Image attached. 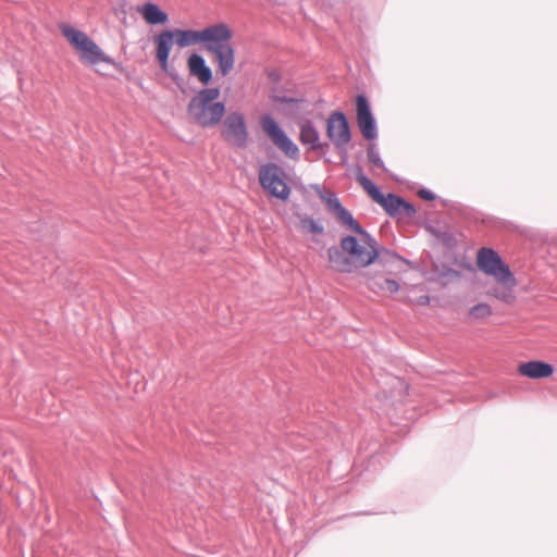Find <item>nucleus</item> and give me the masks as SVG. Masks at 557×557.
I'll use <instances>...</instances> for the list:
<instances>
[{
    "label": "nucleus",
    "instance_id": "obj_36",
    "mask_svg": "<svg viewBox=\"0 0 557 557\" xmlns=\"http://www.w3.org/2000/svg\"><path fill=\"white\" fill-rule=\"evenodd\" d=\"M228 73H230V72H226V71L221 72V74H222L223 76L227 75Z\"/></svg>",
    "mask_w": 557,
    "mask_h": 557
},
{
    "label": "nucleus",
    "instance_id": "obj_14",
    "mask_svg": "<svg viewBox=\"0 0 557 557\" xmlns=\"http://www.w3.org/2000/svg\"><path fill=\"white\" fill-rule=\"evenodd\" d=\"M424 228L438 243H441L446 250L451 251L456 249L457 238L447 225L441 223H426Z\"/></svg>",
    "mask_w": 557,
    "mask_h": 557
},
{
    "label": "nucleus",
    "instance_id": "obj_19",
    "mask_svg": "<svg viewBox=\"0 0 557 557\" xmlns=\"http://www.w3.org/2000/svg\"><path fill=\"white\" fill-rule=\"evenodd\" d=\"M461 272L455 270L454 268L446 264H434L433 270L431 271V275L429 277L430 281L440 283L443 286H446L454 280L459 278Z\"/></svg>",
    "mask_w": 557,
    "mask_h": 557
},
{
    "label": "nucleus",
    "instance_id": "obj_29",
    "mask_svg": "<svg viewBox=\"0 0 557 557\" xmlns=\"http://www.w3.org/2000/svg\"><path fill=\"white\" fill-rule=\"evenodd\" d=\"M417 195L425 200V201H433L437 198V196L431 190V189H428V188H420L418 191H417Z\"/></svg>",
    "mask_w": 557,
    "mask_h": 557
},
{
    "label": "nucleus",
    "instance_id": "obj_8",
    "mask_svg": "<svg viewBox=\"0 0 557 557\" xmlns=\"http://www.w3.org/2000/svg\"><path fill=\"white\" fill-rule=\"evenodd\" d=\"M260 125L264 134L285 157L290 160L299 159L300 150L298 146L271 114L263 115L260 120Z\"/></svg>",
    "mask_w": 557,
    "mask_h": 557
},
{
    "label": "nucleus",
    "instance_id": "obj_26",
    "mask_svg": "<svg viewBox=\"0 0 557 557\" xmlns=\"http://www.w3.org/2000/svg\"><path fill=\"white\" fill-rule=\"evenodd\" d=\"M188 70H210L205 61V58L198 53H193L188 58Z\"/></svg>",
    "mask_w": 557,
    "mask_h": 557
},
{
    "label": "nucleus",
    "instance_id": "obj_24",
    "mask_svg": "<svg viewBox=\"0 0 557 557\" xmlns=\"http://www.w3.org/2000/svg\"><path fill=\"white\" fill-rule=\"evenodd\" d=\"M492 314V308L488 304L480 302L472 306L469 310V317L474 320L487 318Z\"/></svg>",
    "mask_w": 557,
    "mask_h": 557
},
{
    "label": "nucleus",
    "instance_id": "obj_12",
    "mask_svg": "<svg viewBox=\"0 0 557 557\" xmlns=\"http://www.w3.org/2000/svg\"><path fill=\"white\" fill-rule=\"evenodd\" d=\"M156 58L161 70L168 69L170 51L175 44V37L171 29H164L154 37Z\"/></svg>",
    "mask_w": 557,
    "mask_h": 557
},
{
    "label": "nucleus",
    "instance_id": "obj_2",
    "mask_svg": "<svg viewBox=\"0 0 557 557\" xmlns=\"http://www.w3.org/2000/svg\"><path fill=\"white\" fill-rule=\"evenodd\" d=\"M175 37V44L182 48L199 42L205 45L219 70H233L234 49L231 45L232 30L224 23L210 25L201 30L171 29Z\"/></svg>",
    "mask_w": 557,
    "mask_h": 557
},
{
    "label": "nucleus",
    "instance_id": "obj_18",
    "mask_svg": "<svg viewBox=\"0 0 557 557\" xmlns=\"http://www.w3.org/2000/svg\"><path fill=\"white\" fill-rule=\"evenodd\" d=\"M139 13L150 25L165 24L169 21L168 13L162 11L158 4L152 2L145 3L139 9Z\"/></svg>",
    "mask_w": 557,
    "mask_h": 557
},
{
    "label": "nucleus",
    "instance_id": "obj_30",
    "mask_svg": "<svg viewBox=\"0 0 557 557\" xmlns=\"http://www.w3.org/2000/svg\"><path fill=\"white\" fill-rule=\"evenodd\" d=\"M197 76L203 85H208L213 78V72H190Z\"/></svg>",
    "mask_w": 557,
    "mask_h": 557
},
{
    "label": "nucleus",
    "instance_id": "obj_23",
    "mask_svg": "<svg viewBox=\"0 0 557 557\" xmlns=\"http://www.w3.org/2000/svg\"><path fill=\"white\" fill-rule=\"evenodd\" d=\"M403 197L396 195L394 193H388L386 195V200L383 202L382 208L386 212L387 215L392 218H398L400 215V208L403 203Z\"/></svg>",
    "mask_w": 557,
    "mask_h": 557
},
{
    "label": "nucleus",
    "instance_id": "obj_6",
    "mask_svg": "<svg viewBox=\"0 0 557 557\" xmlns=\"http://www.w3.org/2000/svg\"><path fill=\"white\" fill-rule=\"evenodd\" d=\"M259 184L272 197L282 201L289 199L292 189L285 182V170L275 162H267L259 169Z\"/></svg>",
    "mask_w": 557,
    "mask_h": 557
},
{
    "label": "nucleus",
    "instance_id": "obj_16",
    "mask_svg": "<svg viewBox=\"0 0 557 557\" xmlns=\"http://www.w3.org/2000/svg\"><path fill=\"white\" fill-rule=\"evenodd\" d=\"M355 173L357 182L366 190L368 196L382 207L383 202L386 200V195L382 189L364 174L361 165H356Z\"/></svg>",
    "mask_w": 557,
    "mask_h": 557
},
{
    "label": "nucleus",
    "instance_id": "obj_28",
    "mask_svg": "<svg viewBox=\"0 0 557 557\" xmlns=\"http://www.w3.org/2000/svg\"><path fill=\"white\" fill-rule=\"evenodd\" d=\"M401 214H405L407 218H410V219L413 218L417 214L416 207L411 202L403 199V203H401V208H400V215Z\"/></svg>",
    "mask_w": 557,
    "mask_h": 557
},
{
    "label": "nucleus",
    "instance_id": "obj_13",
    "mask_svg": "<svg viewBox=\"0 0 557 557\" xmlns=\"http://www.w3.org/2000/svg\"><path fill=\"white\" fill-rule=\"evenodd\" d=\"M518 372L532 380L546 379L553 375V364L542 360H530L518 366Z\"/></svg>",
    "mask_w": 557,
    "mask_h": 557
},
{
    "label": "nucleus",
    "instance_id": "obj_15",
    "mask_svg": "<svg viewBox=\"0 0 557 557\" xmlns=\"http://www.w3.org/2000/svg\"><path fill=\"white\" fill-rule=\"evenodd\" d=\"M355 173L357 182L366 190L368 196L382 207L383 202L386 200V195L382 189L364 174L361 165H356Z\"/></svg>",
    "mask_w": 557,
    "mask_h": 557
},
{
    "label": "nucleus",
    "instance_id": "obj_21",
    "mask_svg": "<svg viewBox=\"0 0 557 557\" xmlns=\"http://www.w3.org/2000/svg\"><path fill=\"white\" fill-rule=\"evenodd\" d=\"M310 187L332 213H335L343 206L335 193H326L319 184H311Z\"/></svg>",
    "mask_w": 557,
    "mask_h": 557
},
{
    "label": "nucleus",
    "instance_id": "obj_32",
    "mask_svg": "<svg viewBox=\"0 0 557 557\" xmlns=\"http://www.w3.org/2000/svg\"><path fill=\"white\" fill-rule=\"evenodd\" d=\"M269 73V78L274 82V83H277L280 79H281V72H268Z\"/></svg>",
    "mask_w": 557,
    "mask_h": 557
},
{
    "label": "nucleus",
    "instance_id": "obj_17",
    "mask_svg": "<svg viewBox=\"0 0 557 557\" xmlns=\"http://www.w3.org/2000/svg\"><path fill=\"white\" fill-rule=\"evenodd\" d=\"M355 173L357 182L366 190L368 196L382 207L383 202L386 200V195L382 189L364 174L361 165H356Z\"/></svg>",
    "mask_w": 557,
    "mask_h": 557
},
{
    "label": "nucleus",
    "instance_id": "obj_11",
    "mask_svg": "<svg viewBox=\"0 0 557 557\" xmlns=\"http://www.w3.org/2000/svg\"><path fill=\"white\" fill-rule=\"evenodd\" d=\"M299 140L309 151L324 157L329 149V143L320 140V134L311 120H306L299 125Z\"/></svg>",
    "mask_w": 557,
    "mask_h": 557
},
{
    "label": "nucleus",
    "instance_id": "obj_9",
    "mask_svg": "<svg viewBox=\"0 0 557 557\" xmlns=\"http://www.w3.org/2000/svg\"><path fill=\"white\" fill-rule=\"evenodd\" d=\"M221 137L234 148H247L249 132L245 115L238 111L230 112L222 122Z\"/></svg>",
    "mask_w": 557,
    "mask_h": 557
},
{
    "label": "nucleus",
    "instance_id": "obj_27",
    "mask_svg": "<svg viewBox=\"0 0 557 557\" xmlns=\"http://www.w3.org/2000/svg\"><path fill=\"white\" fill-rule=\"evenodd\" d=\"M399 283L394 278H384L381 288L395 294L399 290Z\"/></svg>",
    "mask_w": 557,
    "mask_h": 557
},
{
    "label": "nucleus",
    "instance_id": "obj_4",
    "mask_svg": "<svg viewBox=\"0 0 557 557\" xmlns=\"http://www.w3.org/2000/svg\"><path fill=\"white\" fill-rule=\"evenodd\" d=\"M59 28L62 36L84 63L89 65L104 63L111 66H116L115 61L111 57L107 55L83 30L66 23L60 24Z\"/></svg>",
    "mask_w": 557,
    "mask_h": 557
},
{
    "label": "nucleus",
    "instance_id": "obj_31",
    "mask_svg": "<svg viewBox=\"0 0 557 557\" xmlns=\"http://www.w3.org/2000/svg\"><path fill=\"white\" fill-rule=\"evenodd\" d=\"M274 101L281 102V103H296L299 101V99L294 97H287V96H275Z\"/></svg>",
    "mask_w": 557,
    "mask_h": 557
},
{
    "label": "nucleus",
    "instance_id": "obj_5",
    "mask_svg": "<svg viewBox=\"0 0 557 557\" xmlns=\"http://www.w3.org/2000/svg\"><path fill=\"white\" fill-rule=\"evenodd\" d=\"M476 267L481 272L492 276L496 282L510 289L517 285V280L510 267L491 247H482L478 250Z\"/></svg>",
    "mask_w": 557,
    "mask_h": 557
},
{
    "label": "nucleus",
    "instance_id": "obj_35",
    "mask_svg": "<svg viewBox=\"0 0 557 557\" xmlns=\"http://www.w3.org/2000/svg\"><path fill=\"white\" fill-rule=\"evenodd\" d=\"M169 73L171 74V76H172L174 79H176V75H173L175 72L170 71Z\"/></svg>",
    "mask_w": 557,
    "mask_h": 557
},
{
    "label": "nucleus",
    "instance_id": "obj_33",
    "mask_svg": "<svg viewBox=\"0 0 557 557\" xmlns=\"http://www.w3.org/2000/svg\"><path fill=\"white\" fill-rule=\"evenodd\" d=\"M418 304L422 305V306L429 305L430 304V296H428V295L420 296L419 299H418Z\"/></svg>",
    "mask_w": 557,
    "mask_h": 557
},
{
    "label": "nucleus",
    "instance_id": "obj_7",
    "mask_svg": "<svg viewBox=\"0 0 557 557\" xmlns=\"http://www.w3.org/2000/svg\"><path fill=\"white\" fill-rule=\"evenodd\" d=\"M326 135L338 150L342 162L348 160L347 145L351 140V131L347 116L341 110L333 111L326 120Z\"/></svg>",
    "mask_w": 557,
    "mask_h": 557
},
{
    "label": "nucleus",
    "instance_id": "obj_34",
    "mask_svg": "<svg viewBox=\"0 0 557 557\" xmlns=\"http://www.w3.org/2000/svg\"><path fill=\"white\" fill-rule=\"evenodd\" d=\"M495 297L496 298H499V299H503V300H506V294L505 293H502V294H498L497 292H495Z\"/></svg>",
    "mask_w": 557,
    "mask_h": 557
},
{
    "label": "nucleus",
    "instance_id": "obj_22",
    "mask_svg": "<svg viewBox=\"0 0 557 557\" xmlns=\"http://www.w3.org/2000/svg\"><path fill=\"white\" fill-rule=\"evenodd\" d=\"M334 214L336 215L338 222L347 230L356 234L361 230L362 226L354 218L352 213L344 206H342Z\"/></svg>",
    "mask_w": 557,
    "mask_h": 557
},
{
    "label": "nucleus",
    "instance_id": "obj_10",
    "mask_svg": "<svg viewBox=\"0 0 557 557\" xmlns=\"http://www.w3.org/2000/svg\"><path fill=\"white\" fill-rule=\"evenodd\" d=\"M356 113L357 125L361 135L367 140H374L377 138V124L373 115L370 101L364 94H359L356 97Z\"/></svg>",
    "mask_w": 557,
    "mask_h": 557
},
{
    "label": "nucleus",
    "instance_id": "obj_25",
    "mask_svg": "<svg viewBox=\"0 0 557 557\" xmlns=\"http://www.w3.org/2000/svg\"><path fill=\"white\" fill-rule=\"evenodd\" d=\"M367 156L369 163H371L373 166L382 169L384 172H387V168L385 166L375 144L369 145Z\"/></svg>",
    "mask_w": 557,
    "mask_h": 557
},
{
    "label": "nucleus",
    "instance_id": "obj_20",
    "mask_svg": "<svg viewBox=\"0 0 557 557\" xmlns=\"http://www.w3.org/2000/svg\"><path fill=\"white\" fill-rule=\"evenodd\" d=\"M295 215L299 220L300 230L304 233L312 235H322L324 233V226L320 219H314L312 215L301 212H296Z\"/></svg>",
    "mask_w": 557,
    "mask_h": 557
},
{
    "label": "nucleus",
    "instance_id": "obj_1",
    "mask_svg": "<svg viewBox=\"0 0 557 557\" xmlns=\"http://www.w3.org/2000/svg\"><path fill=\"white\" fill-rule=\"evenodd\" d=\"M357 234L364 245L355 235H345L341 238L339 247L334 245L327 248V261L333 271L352 273L357 268H367L384 256L400 259L397 252L382 248L366 228L361 227Z\"/></svg>",
    "mask_w": 557,
    "mask_h": 557
},
{
    "label": "nucleus",
    "instance_id": "obj_3",
    "mask_svg": "<svg viewBox=\"0 0 557 557\" xmlns=\"http://www.w3.org/2000/svg\"><path fill=\"white\" fill-rule=\"evenodd\" d=\"M220 96L216 87L203 88L188 103V113L202 127H212L222 121L225 103L215 101Z\"/></svg>",
    "mask_w": 557,
    "mask_h": 557
}]
</instances>
